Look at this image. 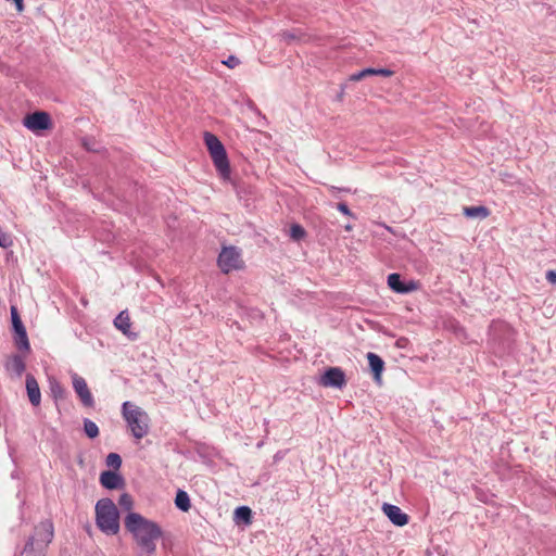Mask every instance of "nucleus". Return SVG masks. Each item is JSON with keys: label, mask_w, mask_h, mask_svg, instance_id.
I'll list each match as a JSON object with an SVG mask.
<instances>
[{"label": "nucleus", "mask_w": 556, "mask_h": 556, "mask_svg": "<svg viewBox=\"0 0 556 556\" xmlns=\"http://www.w3.org/2000/svg\"><path fill=\"white\" fill-rule=\"evenodd\" d=\"M124 525L140 547L149 554L155 552V541L164 534L162 528L155 521L143 517L139 513L130 511L125 517Z\"/></svg>", "instance_id": "obj_1"}, {"label": "nucleus", "mask_w": 556, "mask_h": 556, "mask_svg": "<svg viewBox=\"0 0 556 556\" xmlns=\"http://www.w3.org/2000/svg\"><path fill=\"white\" fill-rule=\"evenodd\" d=\"M96 525L106 535L119 532V511L111 498H101L94 507Z\"/></svg>", "instance_id": "obj_2"}, {"label": "nucleus", "mask_w": 556, "mask_h": 556, "mask_svg": "<svg viewBox=\"0 0 556 556\" xmlns=\"http://www.w3.org/2000/svg\"><path fill=\"white\" fill-rule=\"evenodd\" d=\"M54 536L53 522L50 519L40 521L28 539L22 552L24 556H46V551Z\"/></svg>", "instance_id": "obj_3"}, {"label": "nucleus", "mask_w": 556, "mask_h": 556, "mask_svg": "<svg viewBox=\"0 0 556 556\" xmlns=\"http://www.w3.org/2000/svg\"><path fill=\"white\" fill-rule=\"evenodd\" d=\"M122 415L137 440L144 438L150 431V417L146 410L131 402H124Z\"/></svg>", "instance_id": "obj_4"}, {"label": "nucleus", "mask_w": 556, "mask_h": 556, "mask_svg": "<svg viewBox=\"0 0 556 556\" xmlns=\"http://www.w3.org/2000/svg\"><path fill=\"white\" fill-rule=\"evenodd\" d=\"M204 142L218 174H229L230 165L222 141L214 134L205 131Z\"/></svg>", "instance_id": "obj_5"}, {"label": "nucleus", "mask_w": 556, "mask_h": 556, "mask_svg": "<svg viewBox=\"0 0 556 556\" xmlns=\"http://www.w3.org/2000/svg\"><path fill=\"white\" fill-rule=\"evenodd\" d=\"M217 265L224 274L242 270L245 266L242 250L235 245L223 247L217 258Z\"/></svg>", "instance_id": "obj_6"}, {"label": "nucleus", "mask_w": 556, "mask_h": 556, "mask_svg": "<svg viewBox=\"0 0 556 556\" xmlns=\"http://www.w3.org/2000/svg\"><path fill=\"white\" fill-rule=\"evenodd\" d=\"M23 125L31 131H40L51 128L52 122L49 113L37 111L27 114L23 119Z\"/></svg>", "instance_id": "obj_7"}, {"label": "nucleus", "mask_w": 556, "mask_h": 556, "mask_svg": "<svg viewBox=\"0 0 556 556\" xmlns=\"http://www.w3.org/2000/svg\"><path fill=\"white\" fill-rule=\"evenodd\" d=\"M72 383L74 391L78 395L80 402L86 407H93L94 399L90 392L86 380L76 372L72 374Z\"/></svg>", "instance_id": "obj_8"}, {"label": "nucleus", "mask_w": 556, "mask_h": 556, "mask_svg": "<svg viewBox=\"0 0 556 556\" xmlns=\"http://www.w3.org/2000/svg\"><path fill=\"white\" fill-rule=\"evenodd\" d=\"M388 286L396 293H409L417 291L420 288V282L416 280L402 282L401 276L396 273H393L388 276Z\"/></svg>", "instance_id": "obj_9"}, {"label": "nucleus", "mask_w": 556, "mask_h": 556, "mask_svg": "<svg viewBox=\"0 0 556 556\" xmlns=\"http://www.w3.org/2000/svg\"><path fill=\"white\" fill-rule=\"evenodd\" d=\"M324 387L342 388L345 384V375L339 367H331L325 371L320 379Z\"/></svg>", "instance_id": "obj_10"}, {"label": "nucleus", "mask_w": 556, "mask_h": 556, "mask_svg": "<svg viewBox=\"0 0 556 556\" xmlns=\"http://www.w3.org/2000/svg\"><path fill=\"white\" fill-rule=\"evenodd\" d=\"M382 511L390 519V521L397 527H403L408 523V515L403 513L399 506L384 503L382 505Z\"/></svg>", "instance_id": "obj_11"}, {"label": "nucleus", "mask_w": 556, "mask_h": 556, "mask_svg": "<svg viewBox=\"0 0 556 556\" xmlns=\"http://www.w3.org/2000/svg\"><path fill=\"white\" fill-rule=\"evenodd\" d=\"M4 367L11 377L20 378L26 368L25 359L18 354L11 355L8 357Z\"/></svg>", "instance_id": "obj_12"}, {"label": "nucleus", "mask_w": 556, "mask_h": 556, "mask_svg": "<svg viewBox=\"0 0 556 556\" xmlns=\"http://www.w3.org/2000/svg\"><path fill=\"white\" fill-rule=\"evenodd\" d=\"M26 390H27V395H28L30 403L34 406H38L41 401V393H40L39 384L33 375L26 376Z\"/></svg>", "instance_id": "obj_13"}, {"label": "nucleus", "mask_w": 556, "mask_h": 556, "mask_svg": "<svg viewBox=\"0 0 556 556\" xmlns=\"http://www.w3.org/2000/svg\"><path fill=\"white\" fill-rule=\"evenodd\" d=\"M100 483L109 490H114L122 486L123 478L118 473L108 470L100 475Z\"/></svg>", "instance_id": "obj_14"}, {"label": "nucleus", "mask_w": 556, "mask_h": 556, "mask_svg": "<svg viewBox=\"0 0 556 556\" xmlns=\"http://www.w3.org/2000/svg\"><path fill=\"white\" fill-rule=\"evenodd\" d=\"M367 359H368L370 369L374 372V378H375L376 382L380 383L381 375H382L383 367H384L383 361L381 359L380 356H378L377 354L371 353V352H369L367 354Z\"/></svg>", "instance_id": "obj_15"}, {"label": "nucleus", "mask_w": 556, "mask_h": 556, "mask_svg": "<svg viewBox=\"0 0 556 556\" xmlns=\"http://www.w3.org/2000/svg\"><path fill=\"white\" fill-rule=\"evenodd\" d=\"M463 214L467 218L485 219L490 215V210L483 205L479 206H464Z\"/></svg>", "instance_id": "obj_16"}, {"label": "nucleus", "mask_w": 556, "mask_h": 556, "mask_svg": "<svg viewBox=\"0 0 556 556\" xmlns=\"http://www.w3.org/2000/svg\"><path fill=\"white\" fill-rule=\"evenodd\" d=\"M115 327L121 330L124 334L129 332L131 323L127 312H121L114 320Z\"/></svg>", "instance_id": "obj_17"}, {"label": "nucleus", "mask_w": 556, "mask_h": 556, "mask_svg": "<svg viewBox=\"0 0 556 556\" xmlns=\"http://www.w3.org/2000/svg\"><path fill=\"white\" fill-rule=\"evenodd\" d=\"M81 146L88 152H93V153H102L105 150L104 147L99 141H97L93 137H84L81 139Z\"/></svg>", "instance_id": "obj_18"}, {"label": "nucleus", "mask_w": 556, "mask_h": 556, "mask_svg": "<svg viewBox=\"0 0 556 556\" xmlns=\"http://www.w3.org/2000/svg\"><path fill=\"white\" fill-rule=\"evenodd\" d=\"M14 341H15V345L18 350L24 351L26 353H28L30 351V344H29L26 329L15 332Z\"/></svg>", "instance_id": "obj_19"}, {"label": "nucleus", "mask_w": 556, "mask_h": 556, "mask_svg": "<svg viewBox=\"0 0 556 556\" xmlns=\"http://www.w3.org/2000/svg\"><path fill=\"white\" fill-rule=\"evenodd\" d=\"M175 505L182 511H188L191 507L190 498L187 492L179 490L175 497Z\"/></svg>", "instance_id": "obj_20"}, {"label": "nucleus", "mask_w": 556, "mask_h": 556, "mask_svg": "<svg viewBox=\"0 0 556 556\" xmlns=\"http://www.w3.org/2000/svg\"><path fill=\"white\" fill-rule=\"evenodd\" d=\"M251 515H252V511L248 506H241L235 510L236 518L244 521L245 523L251 522V517H252Z\"/></svg>", "instance_id": "obj_21"}, {"label": "nucleus", "mask_w": 556, "mask_h": 556, "mask_svg": "<svg viewBox=\"0 0 556 556\" xmlns=\"http://www.w3.org/2000/svg\"><path fill=\"white\" fill-rule=\"evenodd\" d=\"M11 318H12V325H13L14 332L25 330V327L20 318L17 308L15 306H11Z\"/></svg>", "instance_id": "obj_22"}, {"label": "nucleus", "mask_w": 556, "mask_h": 556, "mask_svg": "<svg viewBox=\"0 0 556 556\" xmlns=\"http://www.w3.org/2000/svg\"><path fill=\"white\" fill-rule=\"evenodd\" d=\"M84 430L86 432V434L90 438V439H94L99 435V428L98 426L96 425V422L89 420V419H85L84 421Z\"/></svg>", "instance_id": "obj_23"}, {"label": "nucleus", "mask_w": 556, "mask_h": 556, "mask_svg": "<svg viewBox=\"0 0 556 556\" xmlns=\"http://www.w3.org/2000/svg\"><path fill=\"white\" fill-rule=\"evenodd\" d=\"M51 393L55 399L65 397V389L64 387L56 380L50 382Z\"/></svg>", "instance_id": "obj_24"}, {"label": "nucleus", "mask_w": 556, "mask_h": 556, "mask_svg": "<svg viewBox=\"0 0 556 556\" xmlns=\"http://www.w3.org/2000/svg\"><path fill=\"white\" fill-rule=\"evenodd\" d=\"M374 76V68L367 67L350 76L351 81H359L366 77Z\"/></svg>", "instance_id": "obj_25"}, {"label": "nucleus", "mask_w": 556, "mask_h": 556, "mask_svg": "<svg viewBox=\"0 0 556 556\" xmlns=\"http://www.w3.org/2000/svg\"><path fill=\"white\" fill-rule=\"evenodd\" d=\"M306 232L304 230V228L301 226V225H298V224H294L291 226L290 228V237L293 239V240H301L305 237Z\"/></svg>", "instance_id": "obj_26"}, {"label": "nucleus", "mask_w": 556, "mask_h": 556, "mask_svg": "<svg viewBox=\"0 0 556 556\" xmlns=\"http://www.w3.org/2000/svg\"><path fill=\"white\" fill-rule=\"evenodd\" d=\"M118 504L124 509L130 511L134 506V501H132L131 495H129L128 493H123L118 498Z\"/></svg>", "instance_id": "obj_27"}, {"label": "nucleus", "mask_w": 556, "mask_h": 556, "mask_svg": "<svg viewBox=\"0 0 556 556\" xmlns=\"http://www.w3.org/2000/svg\"><path fill=\"white\" fill-rule=\"evenodd\" d=\"M106 465L117 470L122 465L121 456L116 453H110L106 457Z\"/></svg>", "instance_id": "obj_28"}, {"label": "nucleus", "mask_w": 556, "mask_h": 556, "mask_svg": "<svg viewBox=\"0 0 556 556\" xmlns=\"http://www.w3.org/2000/svg\"><path fill=\"white\" fill-rule=\"evenodd\" d=\"M279 36L287 43H291L292 41L298 40L300 38L298 33L290 30H282L281 33H279Z\"/></svg>", "instance_id": "obj_29"}, {"label": "nucleus", "mask_w": 556, "mask_h": 556, "mask_svg": "<svg viewBox=\"0 0 556 556\" xmlns=\"http://www.w3.org/2000/svg\"><path fill=\"white\" fill-rule=\"evenodd\" d=\"M223 63L229 68H235L240 64V60L235 55H229Z\"/></svg>", "instance_id": "obj_30"}, {"label": "nucleus", "mask_w": 556, "mask_h": 556, "mask_svg": "<svg viewBox=\"0 0 556 556\" xmlns=\"http://www.w3.org/2000/svg\"><path fill=\"white\" fill-rule=\"evenodd\" d=\"M375 75L390 77L393 75V71H391L389 68H374V76Z\"/></svg>", "instance_id": "obj_31"}, {"label": "nucleus", "mask_w": 556, "mask_h": 556, "mask_svg": "<svg viewBox=\"0 0 556 556\" xmlns=\"http://www.w3.org/2000/svg\"><path fill=\"white\" fill-rule=\"evenodd\" d=\"M12 244V240L11 238L5 235V233H1L0 232V247L1 248H8Z\"/></svg>", "instance_id": "obj_32"}, {"label": "nucleus", "mask_w": 556, "mask_h": 556, "mask_svg": "<svg viewBox=\"0 0 556 556\" xmlns=\"http://www.w3.org/2000/svg\"><path fill=\"white\" fill-rule=\"evenodd\" d=\"M337 207H338V210H339L341 213H343V214H345V215H349V216H351V215H352V213H351L350 208L348 207V205H346L345 203H342V202H341V203H338Z\"/></svg>", "instance_id": "obj_33"}, {"label": "nucleus", "mask_w": 556, "mask_h": 556, "mask_svg": "<svg viewBox=\"0 0 556 556\" xmlns=\"http://www.w3.org/2000/svg\"><path fill=\"white\" fill-rule=\"evenodd\" d=\"M546 280L553 285H556V271L547 270L546 271Z\"/></svg>", "instance_id": "obj_34"}, {"label": "nucleus", "mask_w": 556, "mask_h": 556, "mask_svg": "<svg viewBox=\"0 0 556 556\" xmlns=\"http://www.w3.org/2000/svg\"><path fill=\"white\" fill-rule=\"evenodd\" d=\"M345 229H346V230H351V229H352V227H351L350 225H348V226H345Z\"/></svg>", "instance_id": "obj_35"}]
</instances>
